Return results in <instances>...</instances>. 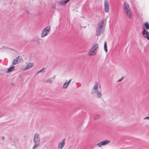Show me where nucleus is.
<instances>
[{
    "label": "nucleus",
    "instance_id": "nucleus-5",
    "mask_svg": "<svg viewBox=\"0 0 149 149\" xmlns=\"http://www.w3.org/2000/svg\"><path fill=\"white\" fill-rule=\"evenodd\" d=\"M50 31V28L47 26L42 31L41 33V37L44 38L47 36L49 33Z\"/></svg>",
    "mask_w": 149,
    "mask_h": 149
},
{
    "label": "nucleus",
    "instance_id": "nucleus-7",
    "mask_svg": "<svg viewBox=\"0 0 149 149\" xmlns=\"http://www.w3.org/2000/svg\"><path fill=\"white\" fill-rule=\"evenodd\" d=\"M34 66V64L33 63H27L25 67L23 69V71L27 70Z\"/></svg>",
    "mask_w": 149,
    "mask_h": 149
},
{
    "label": "nucleus",
    "instance_id": "nucleus-4",
    "mask_svg": "<svg viewBox=\"0 0 149 149\" xmlns=\"http://www.w3.org/2000/svg\"><path fill=\"white\" fill-rule=\"evenodd\" d=\"M33 142L35 145L33 146V149H35L40 146V137L38 133H36L34 135Z\"/></svg>",
    "mask_w": 149,
    "mask_h": 149
},
{
    "label": "nucleus",
    "instance_id": "nucleus-18",
    "mask_svg": "<svg viewBox=\"0 0 149 149\" xmlns=\"http://www.w3.org/2000/svg\"><path fill=\"white\" fill-rule=\"evenodd\" d=\"M144 25L146 27V29L148 30L149 29V24L148 22H146L144 24Z\"/></svg>",
    "mask_w": 149,
    "mask_h": 149
},
{
    "label": "nucleus",
    "instance_id": "nucleus-13",
    "mask_svg": "<svg viewBox=\"0 0 149 149\" xmlns=\"http://www.w3.org/2000/svg\"><path fill=\"white\" fill-rule=\"evenodd\" d=\"M96 53V52L91 48L90 50L88 52V55L89 56H92L95 55Z\"/></svg>",
    "mask_w": 149,
    "mask_h": 149
},
{
    "label": "nucleus",
    "instance_id": "nucleus-9",
    "mask_svg": "<svg viewBox=\"0 0 149 149\" xmlns=\"http://www.w3.org/2000/svg\"><path fill=\"white\" fill-rule=\"evenodd\" d=\"M110 141L105 140L99 142L97 144V146L100 147L102 146L105 145L110 143Z\"/></svg>",
    "mask_w": 149,
    "mask_h": 149
},
{
    "label": "nucleus",
    "instance_id": "nucleus-21",
    "mask_svg": "<svg viewBox=\"0 0 149 149\" xmlns=\"http://www.w3.org/2000/svg\"><path fill=\"white\" fill-rule=\"evenodd\" d=\"M99 117V116L98 115H96L95 118H94V119H98Z\"/></svg>",
    "mask_w": 149,
    "mask_h": 149
},
{
    "label": "nucleus",
    "instance_id": "nucleus-17",
    "mask_svg": "<svg viewBox=\"0 0 149 149\" xmlns=\"http://www.w3.org/2000/svg\"><path fill=\"white\" fill-rule=\"evenodd\" d=\"M104 49L105 52H107L108 51V50L107 45V42H106V41L104 43Z\"/></svg>",
    "mask_w": 149,
    "mask_h": 149
},
{
    "label": "nucleus",
    "instance_id": "nucleus-23",
    "mask_svg": "<svg viewBox=\"0 0 149 149\" xmlns=\"http://www.w3.org/2000/svg\"><path fill=\"white\" fill-rule=\"evenodd\" d=\"M123 79V77H122L120 79H119L118 81V82H120Z\"/></svg>",
    "mask_w": 149,
    "mask_h": 149
},
{
    "label": "nucleus",
    "instance_id": "nucleus-12",
    "mask_svg": "<svg viewBox=\"0 0 149 149\" xmlns=\"http://www.w3.org/2000/svg\"><path fill=\"white\" fill-rule=\"evenodd\" d=\"M71 80V79H70L68 81L66 80L63 85L62 87L63 88H67Z\"/></svg>",
    "mask_w": 149,
    "mask_h": 149
},
{
    "label": "nucleus",
    "instance_id": "nucleus-6",
    "mask_svg": "<svg viewBox=\"0 0 149 149\" xmlns=\"http://www.w3.org/2000/svg\"><path fill=\"white\" fill-rule=\"evenodd\" d=\"M104 7L105 12L108 13L109 12V5L107 0H104Z\"/></svg>",
    "mask_w": 149,
    "mask_h": 149
},
{
    "label": "nucleus",
    "instance_id": "nucleus-14",
    "mask_svg": "<svg viewBox=\"0 0 149 149\" xmlns=\"http://www.w3.org/2000/svg\"><path fill=\"white\" fill-rule=\"evenodd\" d=\"M98 48V45L97 43H95L92 46V49L96 52L97 49Z\"/></svg>",
    "mask_w": 149,
    "mask_h": 149
},
{
    "label": "nucleus",
    "instance_id": "nucleus-10",
    "mask_svg": "<svg viewBox=\"0 0 149 149\" xmlns=\"http://www.w3.org/2000/svg\"><path fill=\"white\" fill-rule=\"evenodd\" d=\"M65 139H64L58 143V149H62L64 146L65 144Z\"/></svg>",
    "mask_w": 149,
    "mask_h": 149
},
{
    "label": "nucleus",
    "instance_id": "nucleus-19",
    "mask_svg": "<svg viewBox=\"0 0 149 149\" xmlns=\"http://www.w3.org/2000/svg\"><path fill=\"white\" fill-rule=\"evenodd\" d=\"M35 40L36 41L38 42L40 40V39L38 36H37L35 38Z\"/></svg>",
    "mask_w": 149,
    "mask_h": 149
},
{
    "label": "nucleus",
    "instance_id": "nucleus-20",
    "mask_svg": "<svg viewBox=\"0 0 149 149\" xmlns=\"http://www.w3.org/2000/svg\"><path fill=\"white\" fill-rule=\"evenodd\" d=\"M45 68H43L42 70H40L39 72L38 73H42L44 72H45Z\"/></svg>",
    "mask_w": 149,
    "mask_h": 149
},
{
    "label": "nucleus",
    "instance_id": "nucleus-16",
    "mask_svg": "<svg viewBox=\"0 0 149 149\" xmlns=\"http://www.w3.org/2000/svg\"><path fill=\"white\" fill-rule=\"evenodd\" d=\"M70 0H63L60 2L61 5H64L67 3Z\"/></svg>",
    "mask_w": 149,
    "mask_h": 149
},
{
    "label": "nucleus",
    "instance_id": "nucleus-3",
    "mask_svg": "<svg viewBox=\"0 0 149 149\" xmlns=\"http://www.w3.org/2000/svg\"><path fill=\"white\" fill-rule=\"evenodd\" d=\"M98 84L97 83L95 84V85L92 88L91 94L94 95L97 98H101L102 96L101 91L98 90Z\"/></svg>",
    "mask_w": 149,
    "mask_h": 149
},
{
    "label": "nucleus",
    "instance_id": "nucleus-11",
    "mask_svg": "<svg viewBox=\"0 0 149 149\" xmlns=\"http://www.w3.org/2000/svg\"><path fill=\"white\" fill-rule=\"evenodd\" d=\"M142 34L143 35L145 36L144 37L149 40V32L146 29H144L143 31Z\"/></svg>",
    "mask_w": 149,
    "mask_h": 149
},
{
    "label": "nucleus",
    "instance_id": "nucleus-24",
    "mask_svg": "<svg viewBox=\"0 0 149 149\" xmlns=\"http://www.w3.org/2000/svg\"><path fill=\"white\" fill-rule=\"evenodd\" d=\"M1 139L2 141H3L5 140V138L4 137H3Z\"/></svg>",
    "mask_w": 149,
    "mask_h": 149
},
{
    "label": "nucleus",
    "instance_id": "nucleus-15",
    "mask_svg": "<svg viewBox=\"0 0 149 149\" xmlns=\"http://www.w3.org/2000/svg\"><path fill=\"white\" fill-rule=\"evenodd\" d=\"M15 68V67L14 66L12 67L9 68L8 69L7 71L6 72L7 73H9L13 71Z\"/></svg>",
    "mask_w": 149,
    "mask_h": 149
},
{
    "label": "nucleus",
    "instance_id": "nucleus-1",
    "mask_svg": "<svg viewBox=\"0 0 149 149\" xmlns=\"http://www.w3.org/2000/svg\"><path fill=\"white\" fill-rule=\"evenodd\" d=\"M106 21L103 19L98 23L96 32V35L97 36L100 35L104 32L106 27Z\"/></svg>",
    "mask_w": 149,
    "mask_h": 149
},
{
    "label": "nucleus",
    "instance_id": "nucleus-2",
    "mask_svg": "<svg viewBox=\"0 0 149 149\" xmlns=\"http://www.w3.org/2000/svg\"><path fill=\"white\" fill-rule=\"evenodd\" d=\"M123 8L127 17L128 18H131L133 16V13L129 4L126 2H125L123 4Z\"/></svg>",
    "mask_w": 149,
    "mask_h": 149
},
{
    "label": "nucleus",
    "instance_id": "nucleus-22",
    "mask_svg": "<svg viewBox=\"0 0 149 149\" xmlns=\"http://www.w3.org/2000/svg\"><path fill=\"white\" fill-rule=\"evenodd\" d=\"M144 120H147L149 121V116L147 117L143 118Z\"/></svg>",
    "mask_w": 149,
    "mask_h": 149
},
{
    "label": "nucleus",
    "instance_id": "nucleus-8",
    "mask_svg": "<svg viewBox=\"0 0 149 149\" xmlns=\"http://www.w3.org/2000/svg\"><path fill=\"white\" fill-rule=\"evenodd\" d=\"M22 60V58L21 56H18L13 59V64L14 65L17 64L20 62Z\"/></svg>",
    "mask_w": 149,
    "mask_h": 149
}]
</instances>
